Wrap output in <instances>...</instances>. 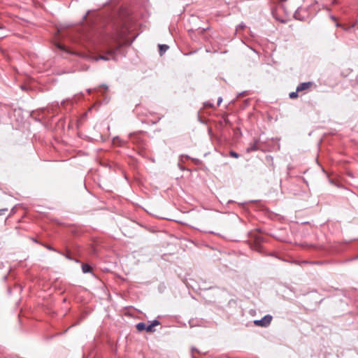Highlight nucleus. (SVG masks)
Masks as SVG:
<instances>
[{
	"mask_svg": "<svg viewBox=\"0 0 358 358\" xmlns=\"http://www.w3.org/2000/svg\"><path fill=\"white\" fill-rule=\"evenodd\" d=\"M272 320V317L269 315H265L261 320H257L254 321V324L256 326L266 327L268 326Z\"/></svg>",
	"mask_w": 358,
	"mask_h": 358,
	"instance_id": "f257e3e1",
	"label": "nucleus"
},
{
	"mask_svg": "<svg viewBox=\"0 0 358 358\" xmlns=\"http://www.w3.org/2000/svg\"><path fill=\"white\" fill-rule=\"evenodd\" d=\"M121 47H122V45L121 44H118L115 48H110L107 51L106 55H108L110 58L114 59L116 52L119 50V49Z\"/></svg>",
	"mask_w": 358,
	"mask_h": 358,
	"instance_id": "f03ea898",
	"label": "nucleus"
},
{
	"mask_svg": "<svg viewBox=\"0 0 358 358\" xmlns=\"http://www.w3.org/2000/svg\"><path fill=\"white\" fill-rule=\"evenodd\" d=\"M313 85V83L312 82H305V83H302L301 84H299L296 89H297V92H301L303 90H307L310 87H311Z\"/></svg>",
	"mask_w": 358,
	"mask_h": 358,
	"instance_id": "7ed1b4c3",
	"label": "nucleus"
},
{
	"mask_svg": "<svg viewBox=\"0 0 358 358\" xmlns=\"http://www.w3.org/2000/svg\"><path fill=\"white\" fill-rule=\"evenodd\" d=\"M160 323L158 320H155L152 322L151 324L146 325V331L147 332H153L155 331L154 327L159 325Z\"/></svg>",
	"mask_w": 358,
	"mask_h": 358,
	"instance_id": "20e7f679",
	"label": "nucleus"
},
{
	"mask_svg": "<svg viewBox=\"0 0 358 358\" xmlns=\"http://www.w3.org/2000/svg\"><path fill=\"white\" fill-rule=\"evenodd\" d=\"M169 45L163 44V45H159V55H162L168 49Z\"/></svg>",
	"mask_w": 358,
	"mask_h": 358,
	"instance_id": "39448f33",
	"label": "nucleus"
},
{
	"mask_svg": "<svg viewBox=\"0 0 358 358\" xmlns=\"http://www.w3.org/2000/svg\"><path fill=\"white\" fill-rule=\"evenodd\" d=\"M136 329L138 331H146V324L143 322H139L136 325Z\"/></svg>",
	"mask_w": 358,
	"mask_h": 358,
	"instance_id": "423d86ee",
	"label": "nucleus"
},
{
	"mask_svg": "<svg viewBox=\"0 0 358 358\" xmlns=\"http://www.w3.org/2000/svg\"><path fill=\"white\" fill-rule=\"evenodd\" d=\"M82 271L84 273H87L91 271V267L89 264H82Z\"/></svg>",
	"mask_w": 358,
	"mask_h": 358,
	"instance_id": "0eeeda50",
	"label": "nucleus"
},
{
	"mask_svg": "<svg viewBox=\"0 0 358 358\" xmlns=\"http://www.w3.org/2000/svg\"><path fill=\"white\" fill-rule=\"evenodd\" d=\"M258 150V147L257 146V145L255 143H253L252 145H250L246 151L247 152H253V151H256Z\"/></svg>",
	"mask_w": 358,
	"mask_h": 358,
	"instance_id": "6e6552de",
	"label": "nucleus"
},
{
	"mask_svg": "<svg viewBox=\"0 0 358 358\" xmlns=\"http://www.w3.org/2000/svg\"><path fill=\"white\" fill-rule=\"evenodd\" d=\"M298 92H297V90H296V92H292L289 94V96L290 99H296L298 97Z\"/></svg>",
	"mask_w": 358,
	"mask_h": 358,
	"instance_id": "1a4fd4ad",
	"label": "nucleus"
},
{
	"mask_svg": "<svg viewBox=\"0 0 358 358\" xmlns=\"http://www.w3.org/2000/svg\"><path fill=\"white\" fill-rule=\"evenodd\" d=\"M110 58L107 55H101L96 60L102 59V60H108Z\"/></svg>",
	"mask_w": 358,
	"mask_h": 358,
	"instance_id": "9d476101",
	"label": "nucleus"
},
{
	"mask_svg": "<svg viewBox=\"0 0 358 358\" xmlns=\"http://www.w3.org/2000/svg\"><path fill=\"white\" fill-rule=\"evenodd\" d=\"M230 156H231V157H234V158H238V153H236V152H234V151H231V152H230Z\"/></svg>",
	"mask_w": 358,
	"mask_h": 358,
	"instance_id": "9b49d317",
	"label": "nucleus"
},
{
	"mask_svg": "<svg viewBox=\"0 0 358 358\" xmlns=\"http://www.w3.org/2000/svg\"><path fill=\"white\" fill-rule=\"evenodd\" d=\"M7 211V209H0V215H3L4 213Z\"/></svg>",
	"mask_w": 358,
	"mask_h": 358,
	"instance_id": "f8f14e48",
	"label": "nucleus"
},
{
	"mask_svg": "<svg viewBox=\"0 0 358 358\" xmlns=\"http://www.w3.org/2000/svg\"><path fill=\"white\" fill-rule=\"evenodd\" d=\"M222 101V99L221 97H219V99L217 100V105H220Z\"/></svg>",
	"mask_w": 358,
	"mask_h": 358,
	"instance_id": "ddd939ff",
	"label": "nucleus"
},
{
	"mask_svg": "<svg viewBox=\"0 0 358 358\" xmlns=\"http://www.w3.org/2000/svg\"><path fill=\"white\" fill-rule=\"evenodd\" d=\"M336 27H341V24H339V23H336Z\"/></svg>",
	"mask_w": 358,
	"mask_h": 358,
	"instance_id": "4468645a",
	"label": "nucleus"
},
{
	"mask_svg": "<svg viewBox=\"0 0 358 358\" xmlns=\"http://www.w3.org/2000/svg\"><path fill=\"white\" fill-rule=\"evenodd\" d=\"M333 20H336V18L334 16L331 17Z\"/></svg>",
	"mask_w": 358,
	"mask_h": 358,
	"instance_id": "2eb2a0df",
	"label": "nucleus"
},
{
	"mask_svg": "<svg viewBox=\"0 0 358 358\" xmlns=\"http://www.w3.org/2000/svg\"><path fill=\"white\" fill-rule=\"evenodd\" d=\"M49 250H53L51 247H48Z\"/></svg>",
	"mask_w": 358,
	"mask_h": 358,
	"instance_id": "dca6fc26",
	"label": "nucleus"
},
{
	"mask_svg": "<svg viewBox=\"0 0 358 358\" xmlns=\"http://www.w3.org/2000/svg\"><path fill=\"white\" fill-rule=\"evenodd\" d=\"M194 350H196V349H195V348H192V352H193V351H194Z\"/></svg>",
	"mask_w": 358,
	"mask_h": 358,
	"instance_id": "f3484780",
	"label": "nucleus"
},
{
	"mask_svg": "<svg viewBox=\"0 0 358 358\" xmlns=\"http://www.w3.org/2000/svg\"><path fill=\"white\" fill-rule=\"evenodd\" d=\"M355 259H358V256L355 257Z\"/></svg>",
	"mask_w": 358,
	"mask_h": 358,
	"instance_id": "a211bd4d",
	"label": "nucleus"
},
{
	"mask_svg": "<svg viewBox=\"0 0 358 358\" xmlns=\"http://www.w3.org/2000/svg\"><path fill=\"white\" fill-rule=\"evenodd\" d=\"M192 358H195L194 355H192Z\"/></svg>",
	"mask_w": 358,
	"mask_h": 358,
	"instance_id": "6ab92c4d",
	"label": "nucleus"
}]
</instances>
